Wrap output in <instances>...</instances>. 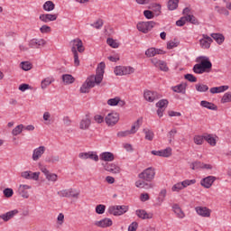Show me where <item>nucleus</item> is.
<instances>
[{"instance_id":"nucleus-11","label":"nucleus","mask_w":231,"mask_h":231,"mask_svg":"<svg viewBox=\"0 0 231 231\" xmlns=\"http://www.w3.org/2000/svg\"><path fill=\"white\" fill-rule=\"evenodd\" d=\"M32 189V186L28 184H20L17 189V192L21 198H23V199H28L30 198V193L28 190Z\"/></svg>"},{"instance_id":"nucleus-54","label":"nucleus","mask_w":231,"mask_h":231,"mask_svg":"<svg viewBox=\"0 0 231 231\" xmlns=\"http://www.w3.org/2000/svg\"><path fill=\"white\" fill-rule=\"evenodd\" d=\"M169 105V101L167 99H162L159 102H157L156 106L159 107V109H163L166 106Z\"/></svg>"},{"instance_id":"nucleus-18","label":"nucleus","mask_w":231,"mask_h":231,"mask_svg":"<svg viewBox=\"0 0 231 231\" xmlns=\"http://www.w3.org/2000/svg\"><path fill=\"white\" fill-rule=\"evenodd\" d=\"M120 119V117L118 116L117 113L112 112L110 114H108L106 117H105V121L106 125H115L116 124L118 123V120Z\"/></svg>"},{"instance_id":"nucleus-64","label":"nucleus","mask_w":231,"mask_h":231,"mask_svg":"<svg viewBox=\"0 0 231 231\" xmlns=\"http://www.w3.org/2000/svg\"><path fill=\"white\" fill-rule=\"evenodd\" d=\"M94 120H95V122H97V124H102L105 119H104V116H101V115H96V116H94Z\"/></svg>"},{"instance_id":"nucleus-45","label":"nucleus","mask_w":231,"mask_h":231,"mask_svg":"<svg viewBox=\"0 0 231 231\" xmlns=\"http://www.w3.org/2000/svg\"><path fill=\"white\" fill-rule=\"evenodd\" d=\"M172 156V148L167 147L162 150V158H169Z\"/></svg>"},{"instance_id":"nucleus-28","label":"nucleus","mask_w":231,"mask_h":231,"mask_svg":"<svg viewBox=\"0 0 231 231\" xmlns=\"http://www.w3.org/2000/svg\"><path fill=\"white\" fill-rule=\"evenodd\" d=\"M135 214L140 219H152V213H147V211L143 209H137Z\"/></svg>"},{"instance_id":"nucleus-26","label":"nucleus","mask_w":231,"mask_h":231,"mask_svg":"<svg viewBox=\"0 0 231 231\" xmlns=\"http://www.w3.org/2000/svg\"><path fill=\"white\" fill-rule=\"evenodd\" d=\"M143 97L147 102H154V100L158 99V94L151 90L144 91Z\"/></svg>"},{"instance_id":"nucleus-57","label":"nucleus","mask_w":231,"mask_h":231,"mask_svg":"<svg viewBox=\"0 0 231 231\" xmlns=\"http://www.w3.org/2000/svg\"><path fill=\"white\" fill-rule=\"evenodd\" d=\"M118 97H116L114 98H110L107 100V105L111 106H118Z\"/></svg>"},{"instance_id":"nucleus-23","label":"nucleus","mask_w":231,"mask_h":231,"mask_svg":"<svg viewBox=\"0 0 231 231\" xmlns=\"http://www.w3.org/2000/svg\"><path fill=\"white\" fill-rule=\"evenodd\" d=\"M163 53V51L161 49H156L154 47H151L145 51V55L148 58L151 57H156V55H162Z\"/></svg>"},{"instance_id":"nucleus-13","label":"nucleus","mask_w":231,"mask_h":231,"mask_svg":"<svg viewBox=\"0 0 231 231\" xmlns=\"http://www.w3.org/2000/svg\"><path fill=\"white\" fill-rule=\"evenodd\" d=\"M79 158H80V160H93V162H98L99 160L97 152H79Z\"/></svg>"},{"instance_id":"nucleus-47","label":"nucleus","mask_w":231,"mask_h":231,"mask_svg":"<svg viewBox=\"0 0 231 231\" xmlns=\"http://www.w3.org/2000/svg\"><path fill=\"white\" fill-rule=\"evenodd\" d=\"M45 178L47 181H51V183H55L59 180V176L56 173L51 172H50Z\"/></svg>"},{"instance_id":"nucleus-24","label":"nucleus","mask_w":231,"mask_h":231,"mask_svg":"<svg viewBox=\"0 0 231 231\" xmlns=\"http://www.w3.org/2000/svg\"><path fill=\"white\" fill-rule=\"evenodd\" d=\"M46 40L44 39H32L29 42L30 48H41V46H45Z\"/></svg>"},{"instance_id":"nucleus-40","label":"nucleus","mask_w":231,"mask_h":231,"mask_svg":"<svg viewBox=\"0 0 231 231\" xmlns=\"http://www.w3.org/2000/svg\"><path fill=\"white\" fill-rule=\"evenodd\" d=\"M180 5V0H169L168 1V9L171 11L176 10Z\"/></svg>"},{"instance_id":"nucleus-14","label":"nucleus","mask_w":231,"mask_h":231,"mask_svg":"<svg viewBox=\"0 0 231 231\" xmlns=\"http://www.w3.org/2000/svg\"><path fill=\"white\" fill-rule=\"evenodd\" d=\"M195 212H197L198 216H200V217H210L212 209L207 207L198 206L195 208Z\"/></svg>"},{"instance_id":"nucleus-38","label":"nucleus","mask_w":231,"mask_h":231,"mask_svg":"<svg viewBox=\"0 0 231 231\" xmlns=\"http://www.w3.org/2000/svg\"><path fill=\"white\" fill-rule=\"evenodd\" d=\"M23 129H24V125H23V124L18 125L12 131L13 136H19V134H21V133H23Z\"/></svg>"},{"instance_id":"nucleus-60","label":"nucleus","mask_w":231,"mask_h":231,"mask_svg":"<svg viewBox=\"0 0 231 231\" xmlns=\"http://www.w3.org/2000/svg\"><path fill=\"white\" fill-rule=\"evenodd\" d=\"M173 48H178V42L174 41H170L167 42V50H173Z\"/></svg>"},{"instance_id":"nucleus-22","label":"nucleus","mask_w":231,"mask_h":231,"mask_svg":"<svg viewBox=\"0 0 231 231\" xmlns=\"http://www.w3.org/2000/svg\"><path fill=\"white\" fill-rule=\"evenodd\" d=\"M57 14H41L39 16L40 21L42 23H51L53 21H57Z\"/></svg>"},{"instance_id":"nucleus-4","label":"nucleus","mask_w":231,"mask_h":231,"mask_svg":"<svg viewBox=\"0 0 231 231\" xmlns=\"http://www.w3.org/2000/svg\"><path fill=\"white\" fill-rule=\"evenodd\" d=\"M70 46L72 53H84V51H86V47H84V43L79 38L72 40Z\"/></svg>"},{"instance_id":"nucleus-30","label":"nucleus","mask_w":231,"mask_h":231,"mask_svg":"<svg viewBox=\"0 0 231 231\" xmlns=\"http://www.w3.org/2000/svg\"><path fill=\"white\" fill-rule=\"evenodd\" d=\"M211 37L216 41L217 44L221 45L225 42V35L222 33L213 32L211 33Z\"/></svg>"},{"instance_id":"nucleus-37","label":"nucleus","mask_w":231,"mask_h":231,"mask_svg":"<svg viewBox=\"0 0 231 231\" xmlns=\"http://www.w3.org/2000/svg\"><path fill=\"white\" fill-rule=\"evenodd\" d=\"M200 106L201 107H205L206 109H210L211 111H216V105H214L213 103H210L208 101H201L200 102Z\"/></svg>"},{"instance_id":"nucleus-46","label":"nucleus","mask_w":231,"mask_h":231,"mask_svg":"<svg viewBox=\"0 0 231 231\" xmlns=\"http://www.w3.org/2000/svg\"><path fill=\"white\" fill-rule=\"evenodd\" d=\"M183 184L181 183V181L175 183L172 187H171V192H181V190H183Z\"/></svg>"},{"instance_id":"nucleus-2","label":"nucleus","mask_w":231,"mask_h":231,"mask_svg":"<svg viewBox=\"0 0 231 231\" xmlns=\"http://www.w3.org/2000/svg\"><path fill=\"white\" fill-rule=\"evenodd\" d=\"M196 62L193 66V71L197 75H203V73H210L212 71V61L208 56H199L196 58Z\"/></svg>"},{"instance_id":"nucleus-3","label":"nucleus","mask_w":231,"mask_h":231,"mask_svg":"<svg viewBox=\"0 0 231 231\" xmlns=\"http://www.w3.org/2000/svg\"><path fill=\"white\" fill-rule=\"evenodd\" d=\"M138 178L143 181L151 183V181L156 178V169L154 167L146 168L138 174Z\"/></svg>"},{"instance_id":"nucleus-9","label":"nucleus","mask_w":231,"mask_h":231,"mask_svg":"<svg viewBox=\"0 0 231 231\" xmlns=\"http://www.w3.org/2000/svg\"><path fill=\"white\" fill-rule=\"evenodd\" d=\"M199 42L202 50H208L210 49L213 40L210 36L202 34V38L199 39Z\"/></svg>"},{"instance_id":"nucleus-20","label":"nucleus","mask_w":231,"mask_h":231,"mask_svg":"<svg viewBox=\"0 0 231 231\" xmlns=\"http://www.w3.org/2000/svg\"><path fill=\"white\" fill-rule=\"evenodd\" d=\"M99 160L101 162H106V163L115 162V153L111 152H103L99 154Z\"/></svg>"},{"instance_id":"nucleus-39","label":"nucleus","mask_w":231,"mask_h":231,"mask_svg":"<svg viewBox=\"0 0 231 231\" xmlns=\"http://www.w3.org/2000/svg\"><path fill=\"white\" fill-rule=\"evenodd\" d=\"M215 11H217V14H219L220 15H230V12H228V10L225 7H221L219 5L215 6Z\"/></svg>"},{"instance_id":"nucleus-29","label":"nucleus","mask_w":231,"mask_h":231,"mask_svg":"<svg viewBox=\"0 0 231 231\" xmlns=\"http://www.w3.org/2000/svg\"><path fill=\"white\" fill-rule=\"evenodd\" d=\"M172 211L174 212V214H176L179 219H183V217H185V213L183 212V210H181V208H180V205L174 204L172 206Z\"/></svg>"},{"instance_id":"nucleus-17","label":"nucleus","mask_w":231,"mask_h":231,"mask_svg":"<svg viewBox=\"0 0 231 231\" xmlns=\"http://www.w3.org/2000/svg\"><path fill=\"white\" fill-rule=\"evenodd\" d=\"M152 64L155 66V68H159L161 71H169V67L167 66V62L162 60H158V58H152L151 60Z\"/></svg>"},{"instance_id":"nucleus-61","label":"nucleus","mask_w":231,"mask_h":231,"mask_svg":"<svg viewBox=\"0 0 231 231\" xmlns=\"http://www.w3.org/2000/svg\"><path fill=\"white\" fill-rule=\"evenodd\" d=\"M131 134V132L129 130L121 131L117 133L118 138H125V136H129Z\"/></svg>"},{"instance_id":"nucleus-62","label":"nucleus","mask_w":231,"mask_h":231,"mask_svg":"<svg viewBox=\"0 0 231 231\" xmlns=\"http://www.w3.org/2000/svg\"><path fill=\"white\" fill-rule=\"evenodd\" d=\"M40 32H41V33H50V32H51V27H50L48 25H42L40 28Z\"/></svg>"},{"instance_id":"nucleus-19","label":"nucleus","mask_w":231,"mask_h":231,"mask_svg":"<svg viewBox=\"0 0 231 231\" xmlns=\"http://www.w3.org/2000/svg\"><path fill=\"white\" fill-rule=\"evenodd\" d=\"M17 214H19V209H13L0 215V219H3L5 223H8V221H10V219H14Z\"/></svg>"},{"instance_id":"nucleus-32","label":"nucleus","mask_w":231,"mask_h":231,"mask_svg":"<svg viewBox=\"0 0 231 231\" xmlns=\"http://www.w3.org/2000/svg\"><path fill=\"white\" fill-rule=\"evenodd\" d=\"M142 126V118L137 119L136 122H134L131 127L130 134H136L138 133V129Z\"/></svg>"},{"instance_id":"nucleus-52","label":"nucleus","mask_w":231,"mask_h":231,"mask_svg":"<svg viewBox=\"0 0 231 231\" xmlns=\"http://www.w3.org/2000/svg\"><path fill=\"white\" fill-rule=\"evenodd\" d=\"M202 166H203V162H195L190 164V169H192V171H198V169H202Z\"/></svg>"},{"instance_id":"nucleus-51","label":"nucleus","mask_w":231,"mask_h":231,"mask_svg":"<svg viewBox=\"0 0 231 231\" xmlns=\"http://www.w3.org/2000/svg\"><path fill=\"white\" fill-rule=\"evenodd\" d=\"M21 68L23 71H30V69H32V63H30V61H23L21 63Z\"/></svg>"},{"instance_id":"nucleus-63","label":"nucleus","mask_w":231,"mask_h":231,"mask_svg":"<svg viewBox=\"0 0 231 231\" xmlns=\"http://www.w3.org/2000/svg\"><path fill=\"white\" fill-rule=\"evenodd\" d=\"M186 23H187V18H186V16L181 17L180 20H178V21L176 22V24H177L178 26H185Z\"/></svg>"},{"instance_id":"nucleus-10","label":"nucleus","mask_w":231,"mask_h":231,"mask_svg":"<svg viewBox=\"0 0 231 231\" xmlns=\"http://www.w3.org/2000/svg\"><path fill=\"white\" fill-rule=\"evenodd\" d=\"M102 167L106 171V172H111V174H120V166L116 163H102Z\"/></svg>"},{"instance_id":"nucleus-6","label":"nucleus","mask_w":231,"mask_h":231,"mask_svg":"<svg viewBox=\"0 0 231 231\" xmlns=\"http://www.w3.org/2000/svg\"><path fill=\"white\" fill-rule=\"evenodd\" d=\"M107 210L112 216H124V214L129 210V207L125 205L110 206Z\"/></svg>"},{"instance_id":"nucleus-41","label":"nucleus","mask_w":231,"mask_h":231,"mask_svg":"<svg viewBox=\"0 0 231 231\" xmlns=\"http://www.w3.org/2000/svg\"><path fill=\"white\" fill-rule=\"evenodd\" d=\"M57 194L60 196V198H69V196H71V189H61L58 191Z\"/></svg>"},{"instance_id":"nucleus-53","label":"nucleus","mask_w":231,"mask_h":231,"mask_svg":"<svg viewBox=\"0 0 231 231\" xmlns=\"http://www.w3.org/2000/svg\"><path fill=\"white\" fill-rule=\"evenodd\" d=\"M3 194L6 198H12L14 196V189L12 188H6L3 190Z\"/></svg>"},{"instance_id":"nucleus-34","label":"nucleus","mask_w":231,"mask_h":231,"mask_svg":"<svg viewBox=\"0 0 231 231\" xmlns=\"http://www.w3.org/2000/svg\"><path fill=\"white\" fill-rule=\"evenodd\" d=\"M135 187L137 189H152V184H149L143 180L135 181Z\"/></svg>"},{"instance_id":"nucleus-50","label":"nucleus","mask_w":231,"mask_h":231,"mask_svg":"<svg viewBox=\"0 0 231 231\" xmlns=\"http://www.w3.org/2000/svg\"><path fill=\"white\" fill-rule=\"evenodd\" d=\"M92 28H96V30H100L104 26V21L102 19H98L97 22L90 24Z\"/></svg>"},{"instance_id":"nucleus-56","label":"nucleus","mask_w":231,"mask_h":231,"mask_svg":"<svg viewBox=\"0 0 231 231\" xmlns=\"http://www.w3.org/2000/svg\"><path fill=\"white\" fill-rule=\"evenodd\" d=\"M184 79L186 80H188L189 82H198V78H196L194 75L192 74H186L184 76Z\"/></svg>"},{"instance_id":"nucleus-31","label":"nucleus","mask_w":231,"mask_h":231,"mask_svg":"<svg viewBox=\"0 0 231 231\" xmlns=\"http://www.w3.org/2000/svg\"><path fill=\"white\" fill-rule=\"evenodd\" d=\"M143 133L144 134L145 140H148V142H152V140H154V132L152 129L144 128Z\"/></svg>"},{"instance_id":"nucleus-58","label":"nucleus","mask_w":231,"mask_h":231,"mask_svg":"<svg viewBox=\"0 0 231 231\" xmlns=\"http://www.w3.org/2000/svg\"><path fill=\"white\" fill-rule=\"evenodd\" d=\"M106 212V206L99 204L96 207V213L97 214H104Z\"/></svg>"},{"instance_id":"nucleus-36","label":"nucleus","mask_w":231,"mask_h":231,"mask_svg":"<svg viewBox=\"0 0 231 231\" xmlns=\"http://www.w3.org/2000/svg\"><path fill=\"white\" fill-rule=\"evenodd\" d=\"M43 10L45 12H53L55 10V4L51 1H47L43 4Z\"/></svg>"},{"instance_id":"nucleus-1","label":"nucleus","mask_w":231,"mask_h":231,"mask_svg":"<svg viewBox=\"0 0 231 231\" xmlns=\"http://www.w3.org/2000/svg\"><path fill=\"white\" fill-rule=\"evenodd\" d=\"M105 71L106 63L101 61L97 67L96 75L88 77L80 87V93H89V89H91V88H95V86L101 84L102 80H104Z\"/></svg>"},{"instance_id":"nucleus-15","label":"nucleus","mask_w":231,"mask_h":231,"mask_svg":"<svg viewBox=\"0 0 231 231\" xmlns=\"http://www.w3.org/2000/svg\"><path fill=\"white\" fill-rule=\"evenodd\" d=\"M94 225L98 228H109V226H113V220L109 217H105L101 220L95 221Z\"/></svg>"},{"instance_id":"nucleus-35","label":"nucleus","mask_w":231,"mask_h":231,"mask_svg":"<svg viewBox=\"0 0 231 231\" xmlns=\"http://www.w3.org/2000/svg\"><path fill=\"white\" fill-rule=\"evenodd\" d=\"M195 89L199 93H207L208 90V86L201 83H198L195 85Z\"/></svg>"},{"instance_id":"nucleus-16","label":"nucleus","mask_w":231,"mask_h":231,"mask_svg":"<svg viewBox=\"0 0 231 231\" xmlns=\"http://www.w3.org/2000/svg\"><path fill=\"white\" fill-rule=\"evenodd\" d=\"M216 180H217V178L216 176L209 175L206 178H203L200 180V185L204 189H210V187H212V185H214V182L216 181Z\"/></svg>"},{"instance_id":"nucleus-43","label":"nucleus","mask_w":231,"mask_h":231,"mask_svg":"<svg viewBox=\"0 0 231 231\" xmlns=\"http://www.w3.org/2000/svg\"><path fill=\"white\" fill-rule=\"evenodd\" d=\"M106 43L108 44V46H110L111 48H114V49L120 47V43H118V42L113 38H108L106 40Z\"/></svg>"},{"instance_id":"nucleus-55","label":"nucleus","mask_w":231,"mask_h":231,"mask_svg":"<svg viewBox=\"0 0 231 231\" xmlns=\"http://www.w3.org/2000/svg\"><path fill=\"white\" fill-rule=\"evenodd\" d=\"M221 102L223 104H226L228 102H231V92H227V93L224 94V96L221 99Z\"/></svg>"},{"instance_id":"nucleus-44","label":"nucleus","mask_w":231,"mask_h":231,"mask_svg":"<svg viewBox=\"0 0 231 231\" xmlns=\"http://www.w3.org/2000/svg\"><path fill=\"white\" fill-rule=\"evenodd\" d=\"M186 22L190 23L191 24H195L198 26L199 24V21L196 19V16L192 14L186 15Z\"/></svg>"},{"instance_id":"nucleus-33","label":"nucleus","mask_w":231,"mask_h":231,"mask_svg":"<svg viewBox=\"0 0 231 231\" xmlns=\"http://www.w3.org/2000/svg\"><path fill=\"white\" fill-rule=\"evenodd\" d=\"M61 79L64 84L67 85L73 84V82H75V77H73L71 74H63Z\"/></svg>"},{"instance_id":"nucleus-59","label":"nucleus","mask_w":231,"mask_h":231,"mask_svg":"<svg viewBox=\"0 0 231 231\" xmlns=\"http://www.w3.org/2000/svg\"><path fill=\"white\" fill-rule=\"evenodd\" d=\"M143 15L146 19H154V14L150 10H144Z\"/></svg>"},{"instance_id":"nucleus-25","label":"nucleus","mask_w":231,"mask_h":231,"mask_svg":"<svg viewBox=\"0 0 231 231\" xmlns=\"http://www.w3.org/2000/svg\"><path fill=\"white\" fill-rule=\"evenodd\" d=\"M53 82H55V78H53V76L47 77L42 80L41 88L43 90L47 89V88L51 86Z\"/></svg>"},{"instance_id":"nucleus-27","label":"nucleus","mask_w":231,"mask_h":231,"mask_svg":"<svg viewBox=\"0 0 231 231\" xmlns=\"http://www.w3.org/2000/svg\"><path fill=\"white\" fill-rule=\"evenodd\" d=\"M90 125H91V119L88 116L83 117L79 122V129H82L83 131H86V129H89Z\"/></svg>"},{"instance_id":"nucleus-49","label":"nucleus","mask_w":231,"mask_h":231,"mask_svg":"<svg viewBox=\"0 0 231 231\" xmlns=\"http://www.w3.org/2000/svg\"><path fill=\"white\" fill-rule=\"evenodd\" d=\"M180 183H182L183 189H187V187H190V185H196V179L185 180L180 181Z\"/></svg>"},{"instance_id":"nucleus-8","label":"nucleus","mask_w":231,"mask_h":231,"mask_svg":"<svg viewBox=\"0 0 231 231\" xmlns=\"http://www.w3.org/2000/svg\"><path fill=\"white\" fill-rule=\"evenodd\" d=\"M39 176H41V172L39 171H24L21 172V178L23 180H32L33 181H39Z\"/></svg>"},{"instance_id":"nucleus-7","label":"nucleus","mask_w":231,"mask_h":231,"mask_svg":"<svg viewBox=\"0 0 231 231\" xmlns=\"http://www.w3.org/2000/svg\"><path fill=\"white\" fill-rule=\"evenodd\" d=\"M115 75L122 77L124 75H132L134 73V68L133 67H125V66H117L114 69Z\"/></svg>"},{"instance_id":"nucleus-12","label":"nucleus","mask_w":231,"mask_h":231,"mask_svg":"<svg viewBox=\"0 0 231 231\" xmlns=\"http://www.w3.org/2000/svg\"><path fill=\"white\" fill-rule=\"evenodd\" d=\"M46 152L45 146H39L32 151V162H39L42 158V155Z\"/></svg>"},{"instance_id":"nucleus-5","label":"nucleus","mask_w":231,"mask_h":231,"mask_svg":"<svg viewBox=\"0 0 231 231\" xmlns=\"http://www.w3.org/2000/svg\"><path fill=\"white\" fill-rule=\"evenodd\" d=\"M154 26H156V23L152 21L140 22L137 23L136 28L138 32H142V33H149V32H151Z\"/></svg>"},{"instance_id":"nucleus-21","label":"nucleus","mask_w":231,"mask_h":231,"mask_svg":"<svg viewBox=\"0 0 231 231\" xmlns=\"http://www.w3.org/2000/svg\"><path fill=\"white\" fill-rule=\"evenodd\" d=\"M173 93H179L180 95H185L187 93V83L181 82L179 85L171 88Z\"/></svg>"},{"instance_id":"nucleus-48","label":"nucleus","mask_w":231,"mask_h":231,"mask_svg":"<svg viewBox=\"0 0 231 231\" xmlns=\"http://www.w3.org/2000/svg\"><path fill=\"white\" fill-rule=\"evenodd\" d=\"M193 142L196 145H203V142H205V136L203 135H195L193 137Z\"/></svg>"},{"instance_id":"nucleus-42","label":"nucleus","mask_w":231,"mask_h":231,"mask_svg":"<svg viewBox=\"0 0 231 231\" xmlns=\"http://www.w3.org/2000/svg\"><path fill=\"white\" fill-rule=\"evenodd\" d=\"M204 140H206V142H208V143H209V145H211L212 147H216V138H214L212 134L205 135Z\"/></svg>"}]
</instances>
